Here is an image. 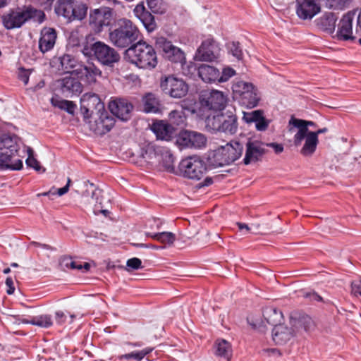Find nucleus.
I'll return each instance as SVG.
<instances>
[{"mask_svg": "<svg viewBox=\"0 0 361 361\" xmlns=\"http://www.w3.org/2000/svg\"><path fill=\"white\" fill-rule=\"evenodd\" d=\"M80 111L91 130L98 134L109 132L114 126V118L109 114L97 94L86 93L80 99Z\"/></svg>", "mask_w": 361, "mask_h": 361, "instance_id": "nucleus-1", "label": "nucleus"}, {"mask_svg": "<svg viewBox=\"0 0 361 361\" xmlns=\"http://www.w3.org/2000/svg\"><path fill=\"white\" fill-rule=\"evenodd\" d=\"M82 54L87 57L94 58L102 66L113 67L120 60V54L113 47L101 41H95L89 35L83 45Z\"/></svg>", "mask_w": 361, "mask_h": 361, "instance_id": "nucleus-2", "label": "nucleus"}, {"mask_svg": "<svg viewBox=\"0 0 361 361\" xmlns=\"http://www.w3.org/2000/svg\"><path fill=\"white\" fill-rule=\"evenodd\" d=\"M125 57L130 63L142 69L152 70L158 63L154 47L143 41H139L127 49Z\"/></svg>", "mask_w": 361, "mask_h": 361, "instance_id": "nucleus-3", "label": "nucleus"}, {"mask_svg": "<svg viewBox=\"0 0 361 361\" xmlns=\"http://www.w3.org/2000/svg\"><path fill=\"white\" fill-rule=\"evenodd\" d=\"M139 30L130 20H118L115 29L109 32L110 42L117 47L126 48L138 39Z\"/></svg>", "mask_w": 361, "mask_h": 361, "instance_id": "nucleus-4", "label": "nucleus"}, {"mask_svg": "<svg viewBox=\"0 0 361 361\" xmlns=\"http://www.w3.org/2000/svg\"><path fill=\"white\" fill-rule=\"evenodd\" d=\"M44 18L45 14L43 11L32 7L13 10L2 17L3 24L8 30L20 27L30 19L41 23Z\"/></svg>", "mask_w": 361, "mask_h": 361, "instance_id": "nucleus-5", "label": "nucleus"}, {"mask_svg": "<svg viewBox=\"0 0 361 361\" xmlns=\"http://www.w3.org/2000/svg\"><path fill=\"white\" fill-rule=\"evenodd\" d=\"M233 97L241 105L247 108L256 107L261 99V94L257 87L252 83L235 80L232 85Z\"/></svg>", "mask_w": 361, "mask_h": 361, "instance_id": "nucleus-6", "label": "nucleus"}, {"mask_svg": "<svg viewBox=\"0 0 361 361\" xmlns=\"http://www.w3.org/2000/svg\"><path fill=\"white\" fill-rule=\"evenodd\" d=\"M243 145L237 141H231L224 146L219 147L211 159V164L214 167L229 165L238 159L243 154Z\"/></svg>", "mask_w": 361, "mask_h": 361, "instance_id": "nucleus-7", "label": "nucleus"}, {"mask_svg": "<svg viewBox=\"0 0 361 361\" xmlns=\"http://www.w3.org/2000/svg\"><path fill=\"white\" fill-rule=\"evenodd\" d=\"M86 4L74 0H58L55 6V12L68 21L82 20L87 13Z\"/></svg>", "mask_w": 361, "mask_h": 361, "instance_id": "nucleus-8", "label": "nucleus"}, {"mask_svg": "<svg viewBox=\"0 0 361 361\" xmlns=\"http://www.w3.org/2000/svg\"><path fill=\"white\" fill-rule=\"evenodd\" d=\"M180 173L190 179L200 180L207 171L206 163L198 156L188 157L178 165Z\"/></svg>", "mask_w": 361, "mask_h": 361, "instance_id": "nucleus-9", "label": "nucleus"}, {"mask_svg": "<svg viewBox=\"0 0 361 361\" xmlns=\"http://www.w3.org/2000/svg\"><path fill=\"white\" fill-rule=\"evenodd\" d=\"M142 157L149 163L164 164L167 166L173 162L171 153L166 148L147 143L141 149Z\"/></svg>", "mask_w": 361, "mask_h": 361, "instance_id": "nucleus-10", "label": "nucleus"}, {"mask_svg": "<svg viewBox=\"0 0 361 361\" xmlns=\"http://www.w3.org/2000/svg\"><path fill=\"white\" fill-rule=\"evenodd\" d=\"M160 87L166 94L173 98H182L188 92V86L186 82L172 75L161 78Z\"/></svg>", "mask_w": 361, "mask_h": 361, "instance_id": "nucleus-11", "label": "nucleus"}, {"mask_svg": "<svg viewBox=\"0 0 361 361\" xmlns=\"http://www.w3.org/2000/svg\"><path fill=\"white\" fill-rule=\"evenodd\" d=\"M156 48L162 52L163 56L167 60L183 65L185 63V53L178 47L164 37L156 39Z\"/></svg>", "mask_w": 361, "mask_h": 361, "instance_id": "nucleus-12", "label": "nucleus"}, {"mask_svg": "<svg viewBox=\"0 0 361 361\" xmlns=\"http://www.w3.org/2000/svg\"><path fill=\"white\" fill-rule=\"evenodd\" d=\"M227 97L219 90H205L201 92L200 103L202 109L221 111L224 109Z\"/></svg>", "mask_w": 361, "mask_h": 361, "instance_id": "nucleus-13", "label": "nucleus"}, {"mask_svg": "<svg viewBox=\"0 0 361 361\" xmlns=\"http://www.w3.org/2000/svg\"><path fill=\"white\" fill-rule=\"evenodd\" d=\"M176 145L180 148L201 149L207 144L206 137L198 132L183 130L176 137Z\"/></svg>", "mask_w": 361, "mask_h": 361, "instance_id": "nucleus-14", "label": "nucleus"}, {"mask_svg": "<svg viewBox=\"0 0 361 361\" xmlns=\"http://www.w3.org/2000/svg\"><path fill=\"white\" fill-rule=\"evenodd\" d=\"M112 11L107 7L94 9L90 13L89 25L95 33H100L104 27L110 25Z\"/></svg>", "mask_w": 361, "mask_h": 361, "instance_id": "nucleus-15", "label": "nucleus"}, {"mask_svg": "<svg viewBox=\"0 0 361 361\" xmlns=\"http://www.w3.org/2000/svg\"><path fill=\"white\" fill-rule=\"evenodd\" d=\"M220 48L212 39L204 40L197 49L195 59L202 61H212L220 56Z\"/></svg>", "mask_w": 361, "mask_h": 361, "instance_id": "nucleus-16", "label": "nucleus"}, {"mask_svg": "<svg viewBox=\"0 0 361 361\" xmlns=\"http://www.w3.org/2000/svg\"><path fill=\"white\" fill-rule=\"evenodd\" d=\"M84 187L86 188V190L84 192V196H88L90 195V189H91V196L92 199H95L96 202L98 204L95 205V208L94 209V213L96 215L99 214H102L104 216H108L109 214V211L107 209H105L106 204L109 203L110 200L107 199L106 202L103 201L104 199V192L102 190L97 188L93 183H90L89 181L83 182Z\"/></svg>", "mask_w": 361, "mask_h": 361, "instance_id": "nucleus-17", "label": "nucleus"}, {"mask_svg": "<svg viewBox=\"0 0 361 361\" xmlns=\"http://www.w3.org/2000/svg\"><path fill=\"white\" fill-rule=\"evenodd\" d=\"M109 109L121 121H128L131 117L133 106L127 99L118 98L109 102Z\"/></svg>", "mask_w": 361, "mask_h": 361, "instance_id": "nucleus-18", "label": "nucleus"}, {"mask_svg": "<svg viewBox=\"0 0 361 361\" xmlns=\"http://www.w3.org/2000/svg\"><path fill=\"white\" fill-rule=\"evenodd\" d=\"M264 146V143L258 140L247 141L243 163L248 165L261 160L266 152Z\"/></svg>", "mask_w": 361, "mask_h": 361, "instance_id": "nucleus-19", "label": "nucleus"}, {"mask_svg": "<svg viewBox=\"0 0 361 361\" xmlns=\"http://www.w3.org/2000/svg\"><path fill=\"white\" fill-rule=\"evenodd\" d=\"M296 13L303 20L312 19L321 9L316 0H296Z\"/></svg>", "mask_w": 361, "mask_h": 361, "instance_id": "nucleus-20", "label": "nucleus"}, {"mask_svg": "<svg viewBox=\"0 0 361 361\" xmlns=\"http://www.w3.org/2000/svg\"><path fill=\"white\" fill-rule=\"evenodd\" d=\"M354 16V13L348 12L340 20L336 33L338 39L347 41L353 40L356 38L353 34Z\"/></svg>", "mask_w": 361, "mask_h": 361, "instance_id": "nucleus-21", "label": "nucleus"}, {"mask_svg": "<svg viewBox=\"0 0 361 361\" xmlns=\"http://www.w3.org/2000/svg\"><path fill=\"white\" fill-rule=\"evenodd\" d=\"M75 71L78 78L90 85L95 83L102 75V71L93 63H82L80 69Z\"/></svg>", "mask_w": 361, "mask_h": 361, "instance_id": "nucleus-22", "label": "nucleus"}, {"mask_svg": "<svg viewBox=\"0 0 361 361\" xmlns=\"http://www.w3.org/2000/svg\"><path fill=\"white\" fill-rule=\"evenodd\" d=\"M151 130L156 135L157 139L161 140L169 141L177 135L176 128L164 121L153 123Z\"/></svg>", "mask_w": 361, "mask_h": 361, "instance_id": "nucleus-23", "label": "nucleus"}, {"mask_svg": "<svg viewBox=\"0 0 361 361\" xmlns=\"http://www.w3.org/2000/svg\"><path fill=\"white\" fill-rule=\"evenodd\" d=\"M23 167V162L18 158V153L3 149L0 154V169L19 170Z\"/></svg>", "mask_w": 361, "mask_h": 361, "instance_id": "nucleus-24", "label": "nucleus"}, {"mask_svg": "<svg viewBox=\"0 0 361 361\" xmlns=\"http://www.w3.org/2000/svg\"><path fill=\"white\" fill-rule=\"evenodd\" d=\"M133 12L149 32H152L156 30L157 23L154 16L146 10L142 3L138 4L135 7Z\"/></svg>", "mask_w": 361, "mask_h": 361, "instance_id": "nucleus-25", "label": "nucleus"}, {"mask_svg": "<svg viewBox=\"0 0 361 361\" xmlns=\"http://www.w3.org/2000/svg\"><path fill=\"white\" fill-rule=\"evenodd\" d=\"M288 125L298 129L297 133L294 135L293 142L295 146H300L305 135L311 132L308 130V126H314V123L292 117L288 122Z\"/></svg>", "mask_w": 361, "mask_h": 361, "instance_id": "nucleus-26", "label": "nucleus"}, {"mask_svg": "<svg viewBox=\"0 0 361 361\" xmlns=\"http://www.w3.org/2000/svg\"><path fill=\"white\" fill-rule=\"evenodd\" d=\"M57 37L56 32L54 28L44 27L41 31L39 40V49L41 52L46 53L52 49Z\"/></svg>", "mask_w": 361, "mask_h": 361, "instance_id": "nucleus-27", "label": "nucleus"}, {"mask_svg": "<svg viewBox=\"0 0 361 361\" xmlns=\"http://www.w3.org/2000/svg\"><path fill=\"white\" fill-rule=\"evenodd\" d=\"M238 130L237 116L234 109H228L222 113L220 132L235 134Z\"/></svg>", "mask_w": 361, "mask_h": 361, "instance_id": "nucleus-28", "label": "nucleus"}, {"mask_svg": "<svg viewBox=\"0 0 361 361\" xmlns=\"http://www.w3.org/2000/svg\"><path fill=\"white\" fill-rule=\"evenodd\" d=\"M61 92L66 97L78 94L82 92V85L80 82L73 77L66 76L60 80Z\"/></svg>", "mask_w": 361, "mask_h": 361, "instance_id": "nucleus-29", "label": "nucleus"}, {"mask_svg": "<svg viewBox=\"0 0 361 361\" xmlns=\"http://www.w3.org/2000/svg\"><path fill=\"white\" fill-rule=\"evenodd\" d=\"M293 336L292 329L283 324L274 327L272 330V338L276 345L286 344Z\"/></svg>", "mask_w": 361, "mask_h": 361, "instance_id": "nucleus-30", "label": "nucleus"}, {"mask_svg": "<svg viewBox=\"0 0 361 361\" xmlns=\"http://www.w3.org/2000/svg\"><path fill=\"white\" fill-rule=\"evenodd\" d=\"M219 70L212 66L203 64L198 68V75L205 82H219Z\"/></svg>", "mask_w": 361, "mask_h": 361, "instance_id": "nucleus-31", "label": "nucleus"}, {"mask_svg": "<svg viewBox=\"0 0 361 361\" xmlns=\"http://www.w3.org/2000/svg\"><path fill=\"white\" fill-rule=\"evenodd\" d=\"M61 70L76 75V70L80 69L82 63L70 54H64L59 59Z\"/></svg>", "mask_w": 361, "mask_h": 361, "instance_id": "nucleus-32", "label": "nucleus"}, {"mask_svg": "<svg viewBox=\"0 0 361 361\" xmlns=\"http://www.w3.org/2000/svg\"><path fill=\"white\" fill-rule=\"evenodd\" d=\"M18 320L23 324H32L44 329L50 328L53 325L51 315L47 314L34 316L30 319H18Z\"/></svg>", "mask_w": 361, "mask_h": 361, "instance_id": "nucleus-33", "label": "nucleus"}, {"mask_svg": "<svg viewBox=\"0 0 361 361\" xmlns=\"http://www.w3.org/2000/svg\"><path fill=\"white\" fill-rule=\"evenodd\" d=\"M305 143L300 149V154L304 157H311L316 151L319 142L318 137L314 132L307 133L305 136Z\"/></svg>", "mask_w": 361, "mask_h": 361, "instance_id": "nucleus-34", "label": "nucleus"}, {"mask_svg": "<svg viewBox=\"0 0 361 361\" xmlns=\"http://www.w3.org/2000/svg\"><path fill=\"white\" fill-rule=\"evenodd\" d=\"M263 317L268 324L275 326L281 324L283 315L281 310L274 307H267L263 310Z\"/></svg>", "mask_w": 361, "mask_h": 361, "instance_id": "nucleus-35", "label": "nucleus"}, {"mask_svg": "<svg viewBox=\"0 0 361 361\" xmlns=\"http://www.w3.org/2000/svg\"><path fill=\"white\" fill-rule=\"evenodd\" d=\"M143 110L146 113H159L161 103L159 98L153 93H147L142 97Z\"/></svg>", "mask_w": 361, "mask_h": 361, "instance_id": "nucleus-36", "label": "nucleus"}, {"mask_svg": "<svg viewBox=\"0 0 361 361\" xmlns=\"http://www.w3.org/2000/svg\"><path fill=\"white\" fill-rule=\"evenodd\" d=\"M215 355L230 360L232 357V347L231 343L225 339L219 338L214 343Z\"/></svg>", "mask_w": 361, "mask_h": 361, "instance_id": "nucleus-37", "label": "nucleus"}, {"mask_svg": "<svg viewBox=\"0 0 361 361\" xmlns=\"http://www.w3.org/2000/svg\"><path fill=\"white\" fill-rule=\"evenodd\" d=\"M336 16L333 13H325L317 21V25L324 31L333 33L335 30Z\"/></svg>", "mask_w": 361, "mask_h": 361, "instance_id": "nucleus-38", "label": "nucleus"}, {"mask_svg": "<svg viewBox=\"0 0 361 361\" xmlns=\"http://www.w3.org/2000/svg\"><path fill=\"white\" fill-rule=\"evenodd\" d=\"M222 113L207 116L205 123L206 128L210 132H220Z\"/></svg>", "mask_w": 361, "mask_h": 361, "instance_id": "nucleus-39", "label": "nucleus"}, {"mask_svg": "<svg viewBox=\"0 0 361 361\" xmlns=\"http://www.w3.org/2000/svg\"><path fill=\"white\" fill-rule=\"evenodd\" d=\"M51 103L53 106L58 107L60 109L65 110L69 114L73 115L76 105L71 101L68 100H59L52 98Z\"/></svg>", "mask_w": 361, "mask_h": 361, "instance_id": "nucleus-40", "label": "nucleus"}, {"mask_svg": "<svg viewBox=\"0 0 361 361\" xmlns=\"http://www.w3.org/2000/svg\"><path fill=\"white\" fill-rule=\"evenodd\" d=\"M169 121L171 125L180 126L185 121V114L183 110H173L169 114Z\"/></svg>", "mask_w": 361, "mask_h": 361, "instance_id": "nucleus-41", "label": "nucleus"}, {"mask_svg": "<svg viewBox=\"0 0 361 361\" xmlns=\"http://www.w3.org/2000/svg\"><path fill=\"white\" fill-rule=\"evenodd\" d=\"M28 157L25 162L28 167L33 168L39 173H44L45 169L40 166L39 162L34 157V152L31 148L27 149Z\"/></svg>", "mask_w": 361, "mask_h": 361, "instance_id": "nucleus-42", "label": "nucleus"}, {"mask_svg": "<svg viewBox=\"0 0 361 361\" xmlns=\"http://www.w3.org/2000/svg\"><path fill=\"white\" fill-rule=\"evenodd\" d=\"M151 237L158 241H160L162 243L166 244H172L176 239L175 234L171 232L155 233L151 235Z\"/></svg>", "mask_w": 361, "mask_h": 361, "instance_id": "nucleus-43", "label": "nucleus"}, {"mask_svg": "<svg viewBox=\"0 0 361 361\" xmlns=\"http://www.w3.org/2000/svg\"><path fill=\"white\" fill-rule=\"evenodd\" d=\"M147 6L154 13L163 14L167 9V5L164 0H153L147 2Z\"/></svg>", "mask_w": 361, "mask_h": 361, "instance_id": "nucleus-44", "label": "nucleus"}, {"mask_svg": "<svg viewBox=\"0 0 361 361\" xmlns=\"http://www.w3.org/2000/svg\"><path fill=\"white\" fill-rule=\"evenodd\" d=\"M261 114H264L262 110H255L250 112H243V120L247 123H256L260 118Z\"/></svg>", "mask_w": 361, "mask_h": 361, "instance_id": "nucleus-45", "label": "nucleus"}, {"mask_svg": "<svg viewBox=\"0 0 361 361\" xmlns=\"http://www.w3.org/2000/svg\"><path fill=\"white\" fill-rule=\"evenodd\" d=\"M2 143H3V147L1 148V150L7 149V150H9V152L18 153V145H17L16 142L11 137H7L4 138L2 140Z\"/></svg>", "mask_w": 361, "mask_h": 361, "instance_id": "nucleus-46", "label": "nucleus"}, {"mask_svg": "<svg viewBox=\"0 0 361 361\" xmlns=\"http://www.w3.org/2000/svg\"><path fill=\"white\" fill-rule=\"evenodd\" d=\"M61 266L63 267L71 269H77L82 270V264L80 262L75 261L71 257H65L61 261Z\"/></svg>", "mask_w": 361, "mask_h": 361, "instance_id": "nucleus-47", "label": "nucleus"}, {"mask_svg": "<svg viewBox=\"0 0 361 361\" xmlns=\"http://www.w3.org/2000/svg\"><path fill=\"white\" fill-rule=\"evenodd\" d=\"M229 51L238 60L242 59L243 52L238 42H233L228 44Z\"/></svg>", "mask_w": 361, "mask_h": 361, "instance_id": "nucleus-48", "label": "nucleus"}, {"mask_svg": "<svg viewBox=\"0 0 361 361\" xmlns=\"http://www.w3.org/2000/svg\"><path fill=\"white\" fill-rule=\"evenodd\" d=\"M235 74L234 69L227 67L223 69L221 73L219 74V82H224L228 80L232 76Z\"/></svg>", "mask_w": 361, "mask_h": 361, "instance_id": "nucleus-49", "label": "nucleus"}, {"mask_svg": "<svg viewBox=\"0 0 361 361\" xmlns=\"http://www.w3.org/2000/svg\"><path fill=\"white\" fill-rule=\"evenodd\" d=\"M269 124V121L264 118V114H261L258 121L255 123V127L259 131H264L267 129Z\"/></svg>", "mask_w": 361, "mask_h": 361, "instance_id": "nucleus-50", "label": "nucleus"}, {"mask_svg": "<svg viewBox=\"0 0 361 361\" xmlns=\"http://www.w3.org/2000/svg\"><path fill=\"white\" fill-rule=\"evenodd\" d=\"M351 293L355 297H361V278L352 281Z\"/></svg>", "mask_w": 361, "mask_h": 361, "instance_id": "nucleus-51", "label": "nucleus"}, {"mask_svg": "<svg viewBox=\"0 0 361 361\" xmlns=\"http://www.w3.org/2000/svg\"><path fill=\"white\" fill-rule=\"evenodd\" d=\"M126 266L132 270H137L142 267V261L137 257H133L127 261Z\"/></svg>", "mask_w": 361, "mask_h": 361, "instance_id": "nucleus-52", "label": "nucleus"}, {"mask_svg": "<svg viewBox=\"0 0 361 361\" xmlns=\"http://www.w3.org/2000/svg\"><path fill=\"white\" fill-rule=\"evenodd\" d=\"M67 314L61 310H59L55 312V320L56 324L59 325H62L65 324L67 320Z\"/></svg>", "mask_w": 361, "mask_h": 361, "instance_id": "nucleus-53", "label": "nucleus"}, {"mask_svg": "<svg viewBox=\"0 0 361 361\" xmlns=\"http://www.w3.org/2000/svg\"><path fill=\"white\" fill-rule=\"evenodd\" d=\"M121 359H125L126 360H134L135 361H141L142 358L140 356V351H133L130 353L124 354L121 356Z\"/></svg>", "mask_w": 361, "mask_h": 361, "instance_id": "nucleus-54", "label": "nucleus"}, {"mask_svg": "<svg viewBox=\"0 0 361 361\" xmlns=\"http://www.w3.org/2000/svg\"><path fill=\"white\" fill-rule=\"evenodd\" d=\"M37 4L44 9H50L54 0H37Z\"/></svg>", "mask_w": 361, "mask_h": 361, "instance_id": "nucleus-55", "label": "nucleus"}, {"mask_svg": "<svg viewBox=\"0 0 361 361\" xmlns=\"http://www.w3.org/2000/svg\"><path fill=\"white\" fill-rule=\"evenodd\" d=\"M71 183V178H68V180H67V184L64 187L58 189L56 194H57L59 196H62L64 194H66L69 190Z\"/></svg>", "mask_w": 361, "mask_h": 361, "instance_id": "nucleus-56", "label": "nucleus"}, {"mask_svg": "<svg viewBox=\"0 0 361 361\" xmlns=\"http://www.w3.org/2000/svg\"><path fill=\"white\" fill-rule=\"evenodd\" d=\"M267 145L272 147L276 154H279L283 151V146L281 144L271 142Z\"/></svg>", "mask_w": 361, "mask_h": 361, "instance_id": "nucleus-57", "label": "nucleus"}, {"mask_svg": "<svg viewBox=\"0 0 361 361\" xmlns=\"http://www.w3.org/2000/svg\"><path fill=\"white\" fill-rule=\"evenodd\" d=\"M18 78L24 82L25 85H27L29 80V73L26 71H21L19 73Z\"/></svg>", "mask_w": 361, "mask_h": 361, "instance_id": "nucleus-58", "label": "nucleus"}, {"mask_svg": "<svg viewBox=\"0 0 361 361\" xmlns=\"http://www.w3.org/2000/svg\"><path fill=\"white\" fill-rule=\"evenodd\" d=\"M31 245H33L35 247H40L47 250H53L54 249L49 245L42 244L37 242H32L30 243Z\"/></svg>", "mask_w": 361, "mask_h": 361, "instance_id": "nucleus-59", "label": "nucleus"}, {"mask_svg": "<svg viewBox=\"0 0 361 361\" xmlns=\"http://www.w3.org/2000/svg\"><path fill=\"white\" fill-rule=\"evenodd\" d=\"M154 350V348L152 347H147L142 350H140V356L142 360L147 355L151 353Z\"/></svg>", "mask_w": 361, "mask_h": 361, "instance_id": "nucleus-60", "label": "nucleus"}, {"mask_svg": "<svg viewBox=\"0 0 361 361\" xmlns=\"http://www.w3.org/2000/svg\"><path fill=\"white\" fill-rule=\"evenodd\" d=\"M213 183V180L210 177H207L203 182L199 183V187L202 188L205 186H209Z\"/></svg>", "mask_w": 361, "mask_h": 361, "instance_id": "nucleus-61", "label": "nucleus"}, {"mask_svg": "<svg viewBox=\"0 0 361 361\" xmlns=\"http://www.w3.org/2000/svg\"><path fill=\"white\" fill-rule=\"evenodd\" d=\"M356 33L361 32V7L357 18V26L355 30Z\"/></svg>", "mask_w": 361, "mask_h": 361, "instance_id": "nucleus-62", "label": "nucleus"}, {"mask_svg": "<svg viewBox=\"0 0 361 361\" xmlns=\"http://www.w3.org/2000/svg\"><path fill=\"white\" fill-rule=\"evenodd\" d=\"M250 227H238L240 235H245L249 233Z\"/></svg>", "mask_w": 361, "mask_h": 361, "instance_id": "nucleus-63", "label": "nucleus"}, {"mask_svg": "<svg viewBox=\"0 0 361 361\" xmlns=\"http://www.w3.org/2000/svg\"><path fill=\"white\" fill-rule=\"evenodd\" d=\"M128 345L131 347L137 348V347H142L143 345V343L140 341L129 342V343H128Z\"/></svg>", "mask_w": 361, "mask_h": 361, "instance_id": "nucleus-64", "label": "nucleus"}]
</instances>
